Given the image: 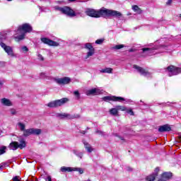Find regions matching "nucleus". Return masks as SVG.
I'll return each mask as SVG.
<instances>
[{
	"label": "nucleus",
	"mask_w": 181,
	"mask_h": 181,
	"mask_svg": "<svg viewBox=\"0 0 181 181\" xmlns=\"http://www.w3.org/2000/svg\"><path fill=\"white\" fill-rule=\"evenodd\" d=\"M85 13L87 16H90V18H109V16L121 18V16H122V13H121V12L115 10H110L105 8H103L100 10L86 8Z\"/></svg>",
	"instance_id": "1"
},
{
	"label": "nucleus",
	"mask_w": 181,
	"mask_h": 181,
	"mask_svg": "<svg viewBox=\"0 0 181 181\" xmlns=\"http://www.w3.org/2000/svg\"><path fill=\"white\" fill-rule=\"evenodd\" d=\"M32 31V26H30L28 23L23 24L20 25L17 30V35L14 37V40L16 42H21V40H23L25 39V36H26V33H30Z\"/></svg>",
	"instance_id": "2"
},
{
	"label": "nucleus",
	"mask_w": 181,
	"mask_h": 181,
	"mask_svg": "<svg viewBox=\"0 0 181 181\" xmlns=\"http://www.w3.org/2000/svg\"><path fill=\"white\" fill-rule=\"evenodd\" d=\"M69 102V98H64L59 100H56L48 103L46 105L49 108H57L59 107H62V105H64L66 103Z\"/></svg>",
	"instance_id": "3"
},
{
	"label": "nucleus",
	"mask_w": 181,
	"mask_h": 181,
	"mask_svg": "<svg viewBox=\"0 0 181 181\" xmlns=\"http://www.w3.org/2000/svg\"><path fill=\"white\" fill-rule=\"evenodd\" d=\"M20 144L18 143V141H12L9 146L8 148L11 151H16L18 148H20V149H23V148H26V142L23 139H21L19 141Z\"/></svg>",
	"instance_id": "4"
},
{
	"label": "nucleus",
	"mask_w": 181,
	"mask_h": 181,
	"mask_svg": "<svg viewBox=\"0 0 181 181\" xmlns=\"http://www.w3.org/2000/svg\"><path fill=\"white\" fill-rule=\"evenodd\" d=\"M55 9L56 11H59V12H62V13H64V15H67V16H71V18H73V16H77L76 12H74V11L69 6H64V7L56 6Z\"/></svg>",
	"instance_id": "5"
},
{
	"label": "nucleus",
	"mask_w": 181,
	"mask_h": 181,
	"mask_svg": "<svg viewBox=\"0 0 181 181\" xmlns=\"http://www.w3.org/2000/svg\"><path fill=\"white\" fill-rule=\"evenodd\" d=\"M55 117L59 118V119H64V118H66L67 119H74V118H80V115H71L69 113H56Z\"/></svg>",
	"instance_id": "6"
},
{
	"label": "nucleus",
	"mask_w": 181,
	"mask_h": 181,
	"mask_svg": "<svg viewBox=\"0 0 181 181\" xmlns=\"http://www.w3.org/2000/svg\"><path fill=\"white\" fill-rule=\"evenodd\" d=\"M85 49L88 50L85 59H88V57H91V56H94V54L95 53V49H94V47H93L91 43L85 44Z\"/></svg>",
	"instance_id": "7"
},
{
	"label": "nucleus",
	"mask_w": 181,
	"mask_h": 181,
	"mask_svg": "<svg viewBox=\"0 0 181 181\" xmlns=\"http://www.w3.org/2000/svg\"><path fill=\"white\" fill-rule=\"evenodd\" d=\"M167 70L168 71V76L170 77H172V76H177V74H180L181 73V69L177 68L175 66H170L167 68Z\"/></svg>",
	"instance_id": "8"
},
{
	"label": "nucleus",
	"mask_w": 181,
	"mask_h": 181,
	"mask_svg": "<svg viewBox=\"0 0 181 181\" xmlns=\"http://www.w3.org/2000/svg\"><path fill=\"white\" fill-rule=\"evenodd\" d=\"M0 46L4 49V50L7 53L8 56H11V57H15V54L13 53V49L12 47L6 45L5 43L1 42Z\"/></svg>",
	"instance_id": "9"
},
{
	"label": "nucleus",
	"mask_w": 181,
	"mask_h": 181,
	"mask_svg": "<svg viewBox=\"0 0 181 181\" xmlns=\"http://www.w3.org/2000/svg\"><path fill=\"white\" fill-rule=\"evenodd\" d=\"M54 81L57 84H62V85H66V84H70L71 82V78L69 77L65 76L63 78H54Z\"/></svg>",
	"instance_id": "10"
},
{
	"label": "nucleus",
	"mask_w": 181,
	"mask_h": 181,
	"mask_svg": "<svg viewBox=\"0 0 181 181\" xmlns=\"http://www.w3.org/2000/svg\"><path fill=\"white\" fill-rule=\"evenodd\" d=\"M41 40L42 43H45V45H48V46H54V47H57V46L59 45V42L49 40L47 37H42L41 38Z\"/></svg>",
	"instance_id": "11"
},
{
	"label": "nucleus",
	"mask_w": 181,
	"mask_h": 181,
	"mask_svg": "<svg viewBox=\"0 0 181 181\" xmlns=\"http://www.w3.org/2000/svg\"><path fill=\"white\" fill-rule=\"evenodd\" d=\"M103 101H125V98L122 97H117V96H105L103 98Z\"/></svg>",
	"instance_id": "12"
},
{
	"label": "nucleus",
	"mask_w": 181,
	"mask_h": 181,
	"mask_svg": "<svg viewBox=\"0 0 181 181\" xmlns=\"http://www.w3.org/2000/svg\"><path fill=\"white\" fill-rule=\"evenodd\" d=\"M103 91L99 88H94L90 90H88L86 92V95H98L101 94Z\"/></svg>",
	"instance_id": "13"
},
{
	"label": "nucleus",
	"mask_w": 181,
	"mask_h": 181,
	"mask_svg": "<svg viewBox=\"0 0 181 181\" xmlns=\"http://www.w3.org/2000/svg\"><path fill=\"white\" fill-rule=\"evenodd\" d=\"M133 68L135 69L136 70H137V71L139 73H140V74H141V76H149V72L148 71H146V69L139 66L137 65H134Z\"/></svg>",
	"instance_id": "14"
},
{
	"label": "nucleus",
	"mask_w": 181,
	"mask_h": 181,
	"mask_svg": "<svg viewBox=\"0 0 181 181\" xmlns=\"http://www.w3.org/2000/svg\"><path fill=\"white\" fill-rule=\"evenodd\" d=\"M158 172H159V168H156L153 174L146 177V180H147V181H154L156 177L158 176Z\"/></svg>",
	"instance_id": "15"
},
{
	"label": "nucleus",
	"mask_w": 181,
	"mask_h": 181,
	"mask_svg": "<svg viewBox=\"0 0 181 181\" xmlns=\"http://www.w3.org/2000/svg\"><path fill=\"white\" fill-rule=\"evenodd\" d=\"M1 103L2 105H4V107H12V105H13V103H12V101H11V100L6 98H1Z\"/></svg>",
	"instance_id": "16"
},
{
	"label": "nucleus",
	"mask_w": 181,
	"mask_h": 181,
	"mask_svg": "<svg viewBox=\"0 0 181 181\" xmlns=\"http://www.w3.org/2000/svg\"><path fill=\"white\" fill-rule=\"evenodd\" d=\"M172 177V173H163L161 175L160 178L158 181H167L169 180V178Z\"/></svg>",
	"instance_id": "17"
},
{
	"label": "nucleus",
	"mask_w": 181,
	"mask_h": 181,
	"mask_svg": "<svg viewBox=\"0 0 181 181\" xmlns=\"http://www.w3.org/2000/svg\"><path fill=\"white\" fill-rule=\"evenodd\" d=\"M172 129L170 128V126L168 125V124H165L163 126H160L158 128V132H169Z\"/></svg>",
	"instance_id": "18"
},
{
	"label": "nucleus",
	"mask_w": 181,
	"mask_h": 181,
	"mask_svg": "<svg viewBox=\"0 0 181 181\" xmlns=\"http://www.w3.org/2000/svg\"><path fill=\"white\" fill-rule=\"evenodd\" d=\"M40 134H42V129L31 128V134L32 135H40Z\"/></svg>",
	"instance_id": "19"
},
{
	"label": "nucleus",
	"mask_w": 181,
	"mask_h": 181,
	"mask_svg": "<svg viewBox=\"0 0 181 181\" xmlns=\"http://www.w3.org/2000/svg\"><path fill=\"white\" fill-rule=\"evenodd\" d=\"M132 9L134 12H136V13H139V15L142 13V10L137 5L132 6Z\"/></svg>",
	"instance_id": "20"
},
{
	"label": "nucleus",
	"mask_w": 181,
	"mask_h": 181,
	"mask_svg": "<svg viewBox=\"0 0 181 181\" xmlns=\"http://www.w3.org/2000/svg\"><path fill=\"white\" fill-rule=\"evenodd\" d=\"M100 73H107L108 74H111L112 73V68H105L100 71Z\"/></svg>",
	"instance_id": "21"
},
{
	"label": "nucleus",
	"mask_w": 181,
	"mask_h": 181,
	"mask_svg": "<svg viewBox=\"0 0 181 181\" xmlns=\"http://www.w3.org/2000/svg\"><path fill=\"white\" fill-rule=\"evenodd\" d=\"M61 172H73V168L70 167H62L60 169Z\"/></svg>",
	"instance_id": "22"
},
{
	"label": "nucleus",
	"mask_w": 181,
	"mask_h": 181,
	"mask_svg": "<svg viewBox=\"0 0 181 181\" xmlns=\"http://www.w3.org/2000/svg\"><path fill=\"white\" fill-rule=\"evenodd\" d=\"M83 144H84L85 148H86L88 152H89V153L93 152V147H91V146L90 144H88V143L84 142Z\"/></svg>",
	"instance_id": "23"
},
{
	"label": "nucleus",
	"mask_w": 181,
	"mask_h": 181,
	"mask_svg": "<svg viewBox=\"0 0 181 181\" xmlns=\"http://www.w3.org/2000/svg\"><path fill=\"white\" fill-rule=\"evenodd\" d=\"M32 135V129H27L23 132V136H29Z\"/></svg>",
	"instance_id": "24"
},
{
	"label": "nucleus",
	"mask_w": 181,
	"mask_h": 181,
	"mask_svg": "<svg viewBox=\"0 0 181 181\" xmlns=\"http://www.w3.org/2000/svg\"><path fill=\"white\" fill-rule=\"evenodd\" d=\"M72 172H78L80 175H83V173H84V170L81 168H73Z\"/></svg>",
	"instance_id": "25"
},
{
	"label": "nucleus",
	"mask_w": 181,
	"mask_h": 181,
	"mask_svg": "<svg viewBox=\"0 0 181 181\" xmlns=\"http://www.w3.org/2000/svg\"><path fill=\"white\" fill-rule=\"evenodd\" d=\"M142 52L146 53V54H151L153 52V49L151 48H143Z\"/></svg>",
	"instance_id": "26"
},
{
	"label": "nucleus",
	"mask_w": 181,
	"mask_h": 181,
	"mask_svg": "<svg viewBox=\"0 0 181 181\" xmlns=\"http://www.w3.org/2000/svg\"><path fill=\"white\" fill-rule=\"evenodd\" d=\"M110 114H111V115H118V110L116 108H112L110 110Z\"/></svg>",
	"instance_id": "27"
},
{
	"label": "nucleus",
	"mask_w": 181,
	"mask_h": 181,
	"mask_svg": "<svg viewBox=\"0 0 181 181\" xmlns=\"http://www.w3.org/2000/svg\"><path fill=\"white\" fill-rule=\"evenodd\" d=\"M18 126L20 128V131H23L24 132V130H25V128H26V125H25V124H23L22 122H18Z\"/></svg>",
	"instance_id": "28"
},
{
	"label": "nucleus",
	"mask_w": 181,
	"mask_h": 181,
	"mask_svg": "<svg viewBox=\"0 0 181 181\" xmlns=\"http://www.w3.org/2000/svg\"><path fill=\"white\" fill-rule=\"evenodd\" d=\"M6 152V146H3L0 148V155H4Z\"/></svg>",
	"instance_id": "29"
},
{
	"label": "nucleus",
	"mask_w": 181,
	"mask_h": 181,
	"mask_svg": "<svg viewBox=\"0 0 181 181\" xmlns=\"http://www.w3.org/2000/svg\"><path fill=\"white\" fill-rule=\"evenodd\" d=\"M116 108L117 109V111H126L127 107L124 106H117Z\"/></svg>",
	"instance_id": "30"
},
{
	"label": "nucleus",
	"mask_w": 181,
	"mask_h": 181,
	"mask_svg": "<svg viewBox=\"0 0 181 181\" xmlns=\"http://www.w3.org/2000/svg\"><path fill=\"white\" fill-rule=\"evenodd\" d=\"M9 112H10L11 115H16L18 114V112L16 111V110H15L13 108H11L9 110Z\"/></svg>",
	"instance_id": "31"
},
{
	"label": "nucleus",
	"mask_w": 181,
	"mask_h": 181,
	"mask_svg": "<svg viewBox=\"0 0 181 181\" xmlns=\"http://www.w3.org/2000/svg\"><path fill=\"white\" fill-rule=\"evenodd\" d=\"M40 78L45 79V78H47L48 76H47V74H46V73L42 72L40 74Z\"/></svg>",
	"instance_id": "32"
},
{
	"label": "nucleus",
	"mask_w": 181,
	"mask_h": 181,
	"mask_svg": "<svg viewBox=\"0 0 181 181\" xmlns=\"http://www.w3.org/2000/svg\"><path fill=\"white\" fill-rule=\"evenodd\" d=\"M74 95L76 97L77 100H80V93L78 90H75L74 92Z\"/></svg>",
	"instance_id": "33"
},
{
	"label": "nucleus",
	"mask_w": 181,
	"mask_h": 181,
	"mask_svg": "<svg viewBox=\"0 0 181 181\" xmlns=\"http://www.w3.org/2000/svg\"><path fill=\"white\" fill-rule=\"evenodd\" d=\"M124 47V45H119L114 47V49H116V50H119V49H122Z\"/></svg>",
	"instance_id": "34"
},
{
	"label": "nucleus",
	"mask_w": 181,
	"mask_h": 181,
	"mask_svg": "<svg viewBox=\"0 0 181 181\" xmlns=\"http://www.w3.org/2000/svg\"><path fill=\"white\" fill-rule=\"evenodd\" d=\"M74 153L76 155V156H78V158H83V153H77L76 151H74Z\"/></svg>",
	"instance_id": "35"
},
{
	"label": "nucleus",
	"mask_w": 181,
	"mask_h": 181,
	"mask_svg": "<svg viewBox=\"0 0 181 181\" xmlns=\"http://www.w3.org/2000/svg\"><path fill=\"white\" fill-rule=\"evenodd\" d=\"M103 42H104V40L100 39V40H97L95 41V43H96V45H101L103 43Z\"/></svg>",
	"instance_id": "36"
},
{
	"label": "nucleus",
	"mask_w": 181,
	"mask_h": 181,
	"mask_svg": "<svg viewBox=\"0 0 181 181\" xmlns=\"http://www.w3.org/2000/svg\"><path fill=\"white\" fill-rule=\"evenodd\" d=\"M38 59L41 60V62H43L45 60V58L43 57V56H42V54H39L37 55Z\"/></svg>",
	"instance_id": "37"
},
{
	"label": "nucleus",
	"mask_w": 181,
	"mask_h": 181,
	"mask_svg": "<svg viewBox=\"0 0 181 181\" xmlns=\"http://www.w3.org/2000/svg\"><path fill=\"white\" fill-rule=\"evenodd\" d=\"M22 50L23 52H29V49L28 48V47L25 46L22 47Z\"/></svg>",
	"instance_id": "38"
},
{
	"label": "nucleus",
	"mask_w": 181,
	"mask_h": 181,
	"mask_svg": "<svg viewBox=\"0 0 181 181\" xmlns=\"http://www.w3.org/2000/svg\"><path fill=\"white\" fill-rule=\"evenodd\" d=\"M13 181H21V180H19V176H16L13 178Z\"/></svg>",
	"instance_id": "39"
},
{
	"label": "nucleus",
	"mask_w": 181,
	"mask_h": 181,
	"mask_svg": "<svg viewBox=\"0 0 181 181\" xmlns=\"http://www.w3.org/2000/svg\"><path fill=\"white\" fill-rule=\"evenodd\" d=\"M46 181H52V177L50 175H49Z\"/></svg>",
	"instance_id": "40"
},
{
	"label": "nucleus",
	"mask_w": 181,
	"mask_h": 181,
	"mask_svg": "<svg viewBox=\"0 0 181 181\" xmlns=\"http://www.w3.org/2000/svg\"><path fill=\"white\" fill-rule=\"evenodd\" d=\"M172 4V0H168L167 2H166V5H170Z\"/></svg>",
	"instance_id": "41"
},
{
	"label": "nucleus",
	"mask_w": 181,
	"mask_h": 181,
	"mask_svg": "<svg viewBox=\"0 0 181 181\" xmlns=\"http://www.w3.org/2000/svg\"><path fill=\"white\" fill-rule=\"evenodd\" d=\"M129 114H130V115H134V112L132 111V110H130L128 111Z\"/></svg>",
	"instance_id": "42"
},
{
	"label": "nucleus",
	"mask_w": 181,
	"mask_h": 181,
	"mask_svg": "<svg viewBox=\"0 0 181 181\" xmlns=\"http://www.w3.org/2000/svg\"><path fill=\"white\" fill-rule=\"evenodd\" d=\"M127 170H128L129 172H131V170H132V168L128 167V168H127Z\"/></svg>",
	"instance_id": "43"
},
{
	"label": "nucleus",
	"mask_w": 181,
	"mask_h": 181,
	"mask_svg": "<svg viewBox=\"0 0 181 181\" xmlns=\"http://www.w3.org/2000/svg\"><path fill=\"white\" fill-rule=\"evenodd\" d=\"M96 134H103V132L101 131H97Z\"/></svg>",
	"instance_id": "44"
},
{
	"label": "nucleus",
	"mask_w": 181,
	"mask_h": 181,
	"mask_svg": "<svg viewBox=\"0 0 181 181\" xmlns=\"http://www.w3.org/2000/svg\"><path fill=\"white\" fill-rule=\"evenodd\" d=\"M69 2H76V0H68Z\"/></svg>",
	"instance_id": "45"
},
{
	"label": "nucleus",
	"mask_w": 181,
	"mask_h": 181,
	"mask_svg": "<svg viewBox=\"0 0 181 181\" xmlns=\"http://www.w3.org/2000/svg\"><path fill=\"white\" fill-rule=\"evenodd\" d=\"M3 83L1 81H0V87L3 86Z\"/></svg>",
	"instance_id": "46"
},
{
	"label": "nucleus",
	"mask_w": 181,
	"mask_h": 181,
	"mask_svg": "<svg viewBox=\"0 0 181 181\" xmlns=\"http://www.w3.org/2000/svg\"><path fill=\"white\" fill-rule=\"evenodd\" d=\"M2 167H3V166H2L1 165H0V169H2Z\"/></svg>",
	"instance_id": "47"
},
{
	"label": "nucleus",
	"mask_w": 181,
	"mask_h": 181,
	"mask_svg": "<svg viewBox=\"0 0 181 181\" xmlns=\"http://www.w3.org/2000/svg\"><path fill=\"white\" fill-rule=\"evenodd\" d=\"M7 1H12V0H7Z\"/></svg>",
	"instance_id": "48"
},
{
	"label": "nucleus",
	"mask_w": 181,
	"mask_h": 181,
	"mask_svg": "<svg viewBox=\"0 0 181 181\" xmlns=\"http://www.w3.org/2000/svg\"><path fill=\"white\" fill-rule=\"evenodd\" d=\"M88 181H91V180H88Z\"/></svg>",
	"instance_id": "49"
},
{
	"label": "nucleus",
	"mask_w": 181,
	"mask_h": 181,
	"mask_svg": "<svg viewBox=\"0 0 181 181\" xmlns=\"http://www.w3.org/2000/svg\"><path fill=\"white\" fill-rule=\"evenodd\" d=\"M180 18H181V14H180Z\"/></svg>",
	"instance_id": "50"
}]
</instances>
